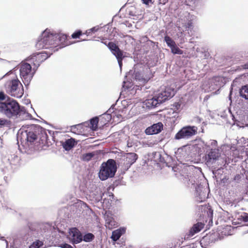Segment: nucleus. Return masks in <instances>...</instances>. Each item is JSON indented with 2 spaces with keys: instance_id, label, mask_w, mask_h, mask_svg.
<instances>
[{
  "instance_id": "20",
  "label": "nucleus",
  "mask_w": 248,
  "mask_h": 248,
  "mask_svg": "<svg viewBox=\"0 0 248 248\" xmlns=\"http://www.w3.org/2000/svg\"><path fill=\"white\" fill-rule=\"evenodd\" d=\"M222 78L220 76L214 77L211 78L209 79V83H213L214 85H211L209 86L207 89H205V91H212L216 89L217 87L221 86V82L222 81Z\"/></svg>"
},
{
  "instance_id": "13",
  "label": "nucleus",
  "mask_w": 248,
  "mask_h": 248,
  "mask_svg": "<svg viewBox=\"0 0 248 248\" xmlns=\"http://www.w3.org/2000/svg\"><path fill=\"white\" fill-rule=\"evenodd\" d=\"M144 68L140 66L138 67V65H135L133 69L131 70L127 74L126 77L131 76L133 79L142 83H146L150 78V76L145 75Z\"/></svg>"
},
{
  "instance_id": "26",
  "label": "nucleus",
  "mask_w": 248,
  "mask_h": 248,
  "mask_svg": "<svg viewBox=\"0 0 248 248\" xmlns=\"http://www.w3.org/2000/svg\"><path fill=\"white\" fill-rule=\"evenodd\" d=\"M75 142L74 139L70 138L62 142V145L65 150L69 151L74 146Z\"/></svg>"
},
{
  "instance_id": "7",
  "label": "nucleus",
  "mask_w": 248,
  "mask_h": 248,
  "mask_svg": "<svg viewBox=\"0 0 248 248\" xmlns=\"http://www.w3.org/2000/svg\"><path fill=\"white\" fill-rule=\"evenodd\" d=\"M20 157L11 151H8L3 155L1 159L0 169L4 173H12L19 164Z\"/></svg>"
},
{
  "instance_id": "56",
  "label": "nucleus",
  "mask_w": 248,
  "mask_h": 248,
  "mask_svg": "<svg viewBox=\"0 0 248 248\" xmlns=\"http://www.w3.org/2000/svg\"><path fill=\"white\" fill-rule=\"evenodd\" d=\"M187 24H188V27L189 28L191 26L192 23L191 22H188Z\"/></svg>"
},
{
  "instance_id": "50",
  "label": "nucleus",
  "mask_w": 248,
  "mask_h": 248,
  "mask_svg": "<svg viewBox=\"0 0 248 248\" xmlns=\"http://www.w3.org/2000/svg\"><path fill=\"white\" fill-rule=\"evenodd\" d=\"M195 121L197 123H201L202 121V119L199 117H196L195 118Z\"/></svg>"
},
{
  "instance_id": "12",
  "label": "nucleus",
  "mask_w": 248,
  "mask_h": 248,
  "mask_svg": "<svg viewBox=\"0 0 248 248\" xmlns=\"http://www.w3.org/2000/svg\"><path fill=\"white\" fill-rule=\"evenodd\" d=\"M52 51H42L41 52L33 53L32 55L27 58L25 60L30 62L38 69L41 63L49 57L52 54Z\"/></svg>"
},
{
  "instance_id": "40",
  "label": "nucleus",
  "mask_w": 248,
  "mask_h": 248,
  "mask_svg": "<svg viewBox=\"0 0 248 248\" xmlns=\"http://www.w3.org/2000/svg\"><path fill=\"white\" fill-rule=\"evenodd\" d=\"M82 31L80 30H78L74 32L71 35L72 38L73 39L79 38L80 36L82 35Z\"/></svg>"
},
{
  "instance_id": "6",
  "label": "nucleus",
  "mask_w": 248,
  "mask_h": 248,
  "mask_svg": "<svg viewBox=\"0 0 248 248\" xmlns=\"http://www.w3.org/2000/svg\"><path fill=\"white\" fill-rule=\"evenodd\" d=\"M175 92L174 89L166 87L164 90L158 93L145 100L143 102V104L149 109L155 108L158 105L172 97L175 95Z\"/></svg>"
},
{
  "instance_id": "35",
  "label": "nucleus",
  "mask_w": 248,
  "mask_h": 248,
  "mask_svg": "<svg viewBox=\"0 0 248 248\" xmlns=\"http://www.w3.org/2000/svg\"><path fill=\"white\" fill-rule=\"evenodd\" d=\"M164 41L170 48L176 44L175 42L168 35L164 37Z\"/></svg>"
},
{
  "instance_id": "8",
  "label": "nucleus",
  "mask_w": 248,
  "mask_h": 248,
  "mask_svg": "<svg viewBox=\"0 0 248 248\" xmlns=\"http://www.w3.org/2000/svg\"><path fill=\"white\" fill-rule=\"evenodd\" d=\"M204 151L205 163L209 168L217 169L221 163L226 161L221 157V153L218 148L209 149Z\"/></svg>"
},
{
  "instance_id": "58",
  "label": "nucleus",
  "mask_w": 248,
  "mask_h": 248,
  "mask_svg": "<svg viewBox=\"0 0 248 248\" xmlns=\"http://www.w3.org/2000/svg\"><path fill=\"white\" fill-rule=\"evenodd\" d=\"M8 74H9V73H7L5 74V75L4 76H3L1 78H4L5 76H7V75H8Z\"/></svg>"
},
{
  "instance_id": "59",
  "label": "nucleus",
  "mask_w": 248,
  "mask_h": 248,
  "mask_svg": "<svg viewBox=\"0 0 248 248\" xmlns=\"http://www.w3.org/2000/svg\"><path fill=\"white\" fill-rule=\"evenodd\" d=\"M240 140H241L242 141V140H243V141H244L245 140V138H242Z\"/></svg>"
},
{
  "instance_id": "32",
  "label": "nucleus",
  "mask_w": 248,
  "mask_h": 248,
  "mask_svg": "<svg viewBox=\"0 0 248 248\" xmlns=\"http://www.w3.org/2000/svg\"><path fill=\"white\" fill-rule=\"evenodd\" d=\"M114 107L115 105H112L111 107L107 110V111L103 114L104 117H106V119L108 121H109L111 119L112 116L110 113L113 112Z\"/></svg>"
},
{
  "instance_id": "64",
  "label": "nucleus",
  "mask_w": 248,
  "mask_h": 248,
  "mask_svg": "<svg viewBox=\"0 0 248 248\" xmlns=\"http://www.w3.org/2000/svg\"><path fill=\"white\" fill-rule=\"evenodd\" d=\"M202 132H203V129H202Z\"/></svg>"
},
{
  "instance_id": "11",
  "label": "nucleus",
  "mask_w": 248,
  "mask_h": 248,
  "mask_svg": "<svg viewBox=\"0 0 248 248\" xmlns=\"http://www.w3.org/2000/svg\"><path fill=\"white\" fill-rule=\"evenodd\" d=\"M6 90L11 96L20 98L24 93V89L20 81L17 79H13L6 84Z\"/></svg>"
},
{
  "instance_id": "4",
  "label": "nucleus",
  "mask_w": 248,
  "mask_h": 248,
  "mask_svg": "<svg viewBox=\"0 0 248 248\" xmlns=\"http://www.w3.org/2000/svg\"><path fill=\"white\" fill-rule=\"evenodd\" d=\"M31 236L38 239L33 242L29 248H40L44 242L48 240L51 236L52 227L48 223L32 222L29 224Z\"/></svg>"
},
{
  "instance_id": "29",
  "label": "nucleus",
  "mask_w": 248,
  "mask_h": 248,
  "mask_svg": "<svg viewBox=\"0 0 248 248\" xmlns=\"http://www.w3.org/2000/svg\"><path fill=\"white\" fill-rule=\"evenodd\" d=\"M105 220L106 223L109 228H112L116 225V222L114 220V218L109 215H107L105 217Z\"/></svg>"
},
{
  "instance_id": "57",
  "label": "nucleus",
  "mask_w": 248,
  "mask_h": 248,
  "mask_svg": "<svg viewBox=\"0 0 248 248\" xmlns=\"http://www.w3.org/2000/svg\"><path fill=\"white\" fill-rule=\"evenodd\" d=\"M77 125H73L72 126V129L73 130L74 128H75Z\"/></svg>"
},
{
  "instance_id": "49",
  "label": "nucleus",
  "mask_w": 248,
  "mask_h": 248,
  "mask_svg": "<svg viewBox=\"0 0 248 248\" xmlns=\"http://www.w3.org/2000/svg\"><path fill=\"white\" fill-rule=\"evenodd\" d=\"M241 67L244 69H248V62H247L243 65H242Z\"/></svg>"
},
{
  "instance_id": "14",
  "label": "nucleus",
  "mask_w": 248,
  "mask_h": 248,
  "mask_svg": "<svg viewBox=\"0 0 248 248\" xmlns=\"http://www.w3.org/2000/svg\"><path fill=\"white\" fill-rule=\"evenodd\" d=\"M101 42L107 46L111 53L116 57L119 66L121 69L123 65V60L125 57L123 51L113 42H109L108 43V41L105 39H102Z\"/></svg>"
},
{
  "instance_id": "52",
  "label": "nucleus",
  "mask_w": 248,
  "mask_h": 248,
  "mask_svg": "<svg viewBox=\"0 0 248 248\" xmlns=\"http://www.w3.org/2000/svg\"><path fill=\"white\" fill-rule=\"evenodd\" d=\"M96 200L97 201V202H102V196L101 195H100L99 197H97Z\"/></svg>"
},
{
  "instance_id": "53",
  "label": "nucleus",
  "mask_w": 248,
  "mask_h": 248,
  "mask_svg": "<svg viewBox=\"0 0 248 248\" xmlns=\"http://www.w3.org/2000/svg\"><path fill=\"white\" fill-rule=\"evenodd\" d=\"M232 94V91L231 90L230 92V94L229 95V99L231 101V103L232 102V97H231Z\"/></svg>"
},
{
  "instance_id": "18",
  "label": "nucleus",
  "mask_w": 248,
  "mask_h": 248,
  "mask_svg": "<svg viewBox=\"0 0 248 248\" xmlns=\"http://www.w3.org/2000/svg\"><path fill=\"white\" fill-rule=\"evenodd\" d=\"M163 125L162 123L158 122L147 127L145 130V133L148 135L156 134L160 133L163 130Z\"/></svg>"
},
{
  "instance_id": "28",
  "label": "nucleus",
  "mask_w": 248,
  "mask_h": 248,
  "mask_svg": "<svg viewBox=\"0 0 248 248\" xmlns=\"http://www.w3.org/2000/svg\"><path fill=\"white\" fill-rule=\"evenodd\" d=\"M217 146V141L216 140H211L206 143H204L203 148L204 150L209 149H214Z\"/></svg>"
},
{
  "instance_id": "21",
  "label": "nucleus",
  "mask_w": 248,
  "mask_h": 248,
  "mask_svg": "<svg viewBox=\"0 0 248 248\" xmlns=\"http://www.w3.org/2000/svg\"><path fill=\"white\" fill-rule=\"evenodd\" d=\"M199 210H201L202 216L207 217L212 222L213 210L209 205H201Z\"/></svg>"
},
{
  "instance_id": "24",
  "label": "nucleus",
  "mask_w": 248,
  "mask_h": 248,
  "mask_svg": "<svg viewBox=\"0 0 248 248\" xmlns=\"http://www.w3.org/2000/svg\"><path fill=\"white\" fill-rule=\"evenodd\" d=\"M226 163V161L224 163H221L220 165L218 166L217 169L210 168L212 170L213 177H215L216 179H221V176L223 172V166H225Z\"/></svg>"
},
{
  "instance_id": "63",
  "label": "nucleus",
  "mask_w": 248,
  "mask_h": 248,
  "mask_svg": "<svg viewBox=\"0 0 248 248\" xmlns=\"http://www.w3.org/2000/svg\"><path fill=\"white\" fill-rule=\"evenodd\" d=\"M86 40H87V39H82V41H86Z\"/></svg>"
},
{
  "instance_id": "1",
  "label": "nucleus",
  "mask_w": 248,
  "mask_h": 248,
  "mask_svg": "<svg viewBox=\"0 0 248 248\" xmlns=\"http://www.w3.org/2000/svg\"><path fill=\"white\" fill-rule=\"evenodd\" d=\"M47 137L46 130L39 125L22 126L17 134L18 143L20 141L18 149L22 153L32 154L34 151V142L39 138V143L45 144Z\"/></svg>"
},
{
  "instance_id": "37",
  "label": "nucleus",
  "mask_w": 248,
  "mask_h": 248,
  "mask_svg": "<svg viewBox=\"0 0 248 248\" xmlns=\"http://www.w3.org/2000/svg\"><path fill=\"white\" fill-rule=\"evenodd\" d=\"M171 52L174 54L181 55L183 53V50L180 49L175 44L172 47L170 48Z\"/></svg>"
},
{
  "instance_id": "5",
  "label": "nucleus",
  "mask_w": 248,
  "mask_h": 248,
  "mask_svg": "<svg viewBox=\"0 0 248 248\" xmlns=\"http://www.w3.org/2000/svg\"><path fill=\"white\" fill-rule=\"evenodd\" d=\"M183 171L182 172L176 173L175 175L178 179L183 181L184 183L187 184L188 187L195 189L194 195L195 200L197 202H204L208 197L209 192V189L201 184H199L196 183L193 177L189 176L187 174V173L183 174Z\"/></svg>"
},
{
  "instance_id": "51",
  "label": "nucleus",
  "mask_w": 248,
  "mask_h": 248,
  "mask_svg": "<svg viewBox=\"0 0 248 248\" xmlns=\"http://www.w3.org/2000/svg\"><path fill=\"white\" fill-rule=\"evenodd\" d=\"M205 83L206 84V85L207 86H208V87H207L206 88H205V89L208 88L210 85H214L213 83H209V79L208 80L207 83L205 82Z\"/></svg>"
},
{
  "instance_id": "55",
  "label": "nucleus",
  "mask_w": 248,
  "mask_h": 248,
  "mask_svg": "<svg viewBox=\"0 0 248 248\" xmlns=\"http://www.w3.org/2000/svg\"><path fill=\"white\" fill-rule=\"evenodd\" d=\"M91 32H92L88 30L86 31V32L84 34H85L87 35H89Z\"/></svg>"
},
{
  "instance_id": "9",
  "label": "nucleus",
  "mask_w": 248,
  "mask_h": 248,
  "mask_svg": "<svg viewBox=\"0 0 248 248\" xmlns=\"http://www.w3.org/2000/svg\"><path fill=\"white\" fill-rule=\"evenodd\" d=\"M117 167L115 160L109 159L106 162H103L98 172V177L101 181H105L113 178L117 171Z\"/></svg>"
},
{
  "instance_id": "48",
  "label": "nucleus",
  "mask_w": 248,
  "mask_h": 248,
  "mask_svg": "<svg viewBox=\"0 0 248 248\" xmlns=\"http://www.w3.org/2000/svg\"><path fill=\"white\" fill-rule=\"evenodd\" d=\"M126 11L129 15L131 16H135V14H133V12H132V11H131L129 9H127Z\"/></svg>"
},
{
  "instance_id": "42",
  "label": "nucleus",
  "mask_w": 248,
  "mask_h": 248,
  "mask_svg": "<svg viewBox=\"0 0 248 248\" xmlns=\"http://www.w3.org/2000/svg\"><path fill=\"white\" fill-rule=\"evenodd\" d=\"M60 247L62 248H73L70 245L66 243L61 244Z\"/></svg>"
},
{
  "instance_id": "47",
  "label": "nucleus",
  "mask_w": 248,
  "mask_h": 248,
  "mask_svg": "<svg viewBox=\"0 0 248 248\" xmlns=\"http://www.w3.org/2000/svg\"><path fill=\"white\" fill-rule=\"evenodd\" d=\"M5 98V96L3 92H0V100H3Z\"/></svg>"
},
{
  "instance_id": "36",
  "label": "nucleus",
  "mask_w": 248,
  "mask_h": 248,
  "mask_svg": "<svg viewBox=\"0 0 248 248\" xmlns=\"http://www.w3.org/2000/svg\"><path fill=\"white\" fill-rule=\"evenodd\" d=\"M98 118L96 117H93L90 120V124L91 125L92 130H96L97 127V124L98 123Z\"/></svg>"
},
{
  "instance_id": "54",
  "label": "nucleus",
  "mask_w": 248,
  "mask_h": 248,
  "mask_svg": "<svg viewBox=\"0 0 248 248\" xmlns=\"http://www.w3.org/2000/svg\"><path fill=\"white\" fill-rule=\"evenodd\" d=\"M0 239L2 240H4L6 243V245H7V247L8 246V241L5 240L3 237H0Z\"/></svg>"
},
{
  "instance_id": "45",
  "label": "nucleus",
  "mask_w": 248,
  "mask_h": 248,
  "mask_svg": "<svg viewBox=\"0 0 248 248\" xmlns=\"http://www.w3.org/2000/svg\"><path fill=\"white\" fill-rule=\"evenodd\" d=\"M142 2L145 5H149L150 3H153L152 0H141Z\"/></svg>"
},
{
  "instance_id": "33",
  "label": "nucleus",
  "mask_w": 248,
  "mask_h": 248,
  "mask_svg": "<svg viewBox=\"0 0 248 248\" xmlns=\"http://www.w3.org/2000/svg\"><path fill=\"white\" fill-rule=\"evenodd\" d=\"M114 107L115 105H112L111 107L107 110V111L103 114L104 117H106V119L108 121H109L111 119L112 116L110 113L113 112Z\"/></svg>"
},
{
  "instance_id": "39",
  "label": "nucleus",
  "mask_w": 248,
  "mask_h": 248,
  "mask_svg": "<svg viewBox=\"0 0 248 248\" xmlns=\"http://www.w3.org/2000/svg\"><path fill=\"white\" fill-rule=\"evenodd\" d=\"M9 205V207L7 205H3V207L7 212L11 213L12 214L15 213L16 212V210L14 209V206L13 205Z\"/></svg>"
},
{
  "instance_id": "25",
  "label": "nucleus",
  "mask_w": 248,
  "mask_h": 248,
  "mask_svg": "<svg viewBox=\"0 0 248 248\" xmlns=\"http://www.w3.org/2000/svg\"><path fill=\"white\" fill-rule=\"evenodd\" d=\"M125 232V229L124 228H120L112 232L111 238L113 241L116 242Z\"/></svg>"
},
{
  "instance_id": "38",
  "label": "nucleus",
  "mask_w": 248,
  "mask_h": 248,
  "mask_svg": "<svg viewBox=\"0 0 248 248\" xmlns=\"http://www.w3.org/2000/svg\"><path fill=\"white\" fill-rule=\"evenodd\" d=\"M10 122L8 120L0 118V128L5 126L8 127L10 125Z\"/></svg>"
},
{
  "instance_id": "17",
  "label": "nucleus",
  "mask_w": 248,
  "mask_h": 248,
  "mask_svg": "<svg viewBox=\"0 0 248 248\" xmlns=\"http://www.w3.org/2000/svg\"><path fill=\"white\" fill-rule=\"evenodd\" d=\"M204 224L202 222H197L194 224L190 228L189 232L186 233L184 237L185 240H187L194 236L196 233L200 232L204 227Z\"/></svg>"
},
{
  "instance_id": "31",
  "label": "nucleus",
  "mask_w": 248,
  "mask_h": 248,
  "mask_svg": "<svg viewBox=\"0 0 248 248\" xmlns=\"http://www.w3.org/2000/svg\"><path fill=\"white\" fill-rule=\"evenodd\" d=\"M94 239V235L91 233H86L82 237V241H84L85 242H92Z\"/></svg>"
},
{
  "instance_id": "61",
  "label": "nucleus",
  "mask_w": 248,
  "mask_h": 248,
  "mask_svg": "<svg viewBox=\"0 0 248 248\" xmlns=\"http://www.w3.org/2000/svg\"><path fill=\"white\" fill-rule=\"evenodd\" d=\"M146 71L147 72H149L150 70H149V69H146Z\"/></svg>"
},
{
  "instance_id": "60",
  "label": "nucleus",
  "mask_w": 248,
  "mask_h": 248,
  "mask_svg": "<svg viewBox=\"0 0 248 248\" xmlns=\"http://www.w3.org/2000/svg\"><path fill=\"white\" fill-rule=\"evenodd\" d=\"M4 60L0 58V61H4Z\"/></svg>"
},
{
  "instance_id": "19",
  "label": "nucleus",
  "mask_w": 248,
  "mask_h": 248,
  "mask_svg": "<svg viewBox=\"0 0 248 248\" xmlns=\"http://www.w3.org/2000/svg\"><path fill=\"white\" fill-rule=\"evenodd\" d=\"M138 155L134 153H128L124 156V165L128 169L137 160Z\"/></svg>"
},
{
  "instance_id": "10",
  "label": "nucleus",
  "mask_w": 248,
  "mask_h": 248,
  "mask_svg": "<svg viewBox=\"0 0 248 248\" xmlns=\"http://www.w3.org/2000/svg\"><path fill=\"white\" fill-rule=\"evenodd\" d=\"M26 60L21 62L19 65L20 77L25 87L30 84L37 68L35 66L32 68L31 63L26 62Z\"/></svg>"
},
{
  "instance_id": "34",
  "label": "nucleus",
  "mask_w": 248,
  "mask_h": 248,
  "mask_svg": "<svg viewBox=\"0 0 248 248\" xmlns=\"http://www.w3.org/2000/svg\"><path fill=\"white\" fill-rule=\"evenodd\" d=\"M95 155L94 152H90L84 154L82 155V159L85 161H89L91 160L93 157Z\"/></svg>"
},
{
  "instance_id": "27",
  "label": "nucleus",
  "mask_w": 248,
  "mask_h": 248,
  "mask_svg": "<svg viewBox=\"0 0 248 248\" xmlns=\"http://www.w3.org/2000/svg\"><path fill=\"white\" fill-rule=\"evenodd\" d=\"M229 112L230 114V116L232 118V120L233 121V124H236L237 126L240 127H244L245 126H248V123H246L245 121H240L238 119H236L235 116L232 113L230 109H229Z\"/></svg>"
},
{
  "instance_id": "3",
  "label": "nucleus",
  "mask_w": 248,
  "mask_h": 248,
  "mask_svg": "<svg viewBox=\"0 0 248 248\" xmlns=\"http://www.w3.org/2000/svg\"><path fill=\"white\" fill-rule=\"evenodd\" d=\"M0 113L8 118L19 120L29 119L31 117V115L27 111L25 107L20 106L14 99L0 102Z\"/></svg>"
},
{
  "instance_id": "16",
  "label": "nucleus",
  "mask_w": 248,
  "mask_h": 248,
  "mask_svg": "<svg viewBox=\"0 0 248 248\" xmlns=\"http://www.w3.org/2000/svg\"><path fill=\"white\" fill-rule=\"evenodd\" d=\"M70 241L73 244H77L82 242V234L81 232L76 228H72L69 229Z\"/></svg>"
},
{
  "instance_id": "23",
  "label": "nucleus",
  "mask_w": 248,
  "mask_h": 248,
  "mask_svg": "<svg viewBox=\"0 0 248 248\" xmlns=\"http://www.w3.org/2000/svg\"><path fill=\"white\" fill-rule=\"evenodd\" d=\"M234 220H236L234 222L237 224H240L242 222H248V213L241 212L236 214Z\"/></svg>"
},
{
  "instance_id": "62",
  "label": "nucleus",
  "mask_w": 248,
  "mask_h": 248,
  "mask_svg": "<svg viewBox=\"0 0 248 248\" xmlns=\"http://www.w3.org/2000/svg\"><path fill=\"white\" fill-rule=\"evenodd\" d=\"M109 196H112L113 198L114 197V195H113V194H112L111 195H109Z\"/></svg>"
},
{
  "instance_id": "30",
  "label": "nucleus",
  "mask_w": 248,
  "mask_h": 248,
  "mask_svg": "<svg viewBox=\"0 0 248 248\" xmlns=\"http://www.w3.org/2000/svg\"><path fill=\"white\" fill-rule=\"evenodd\" d=\"M239 94L242 98L248 100V84L243 86L240 89Z\"/></svg>"
},
{
  "instance_id": "41",
  "label": "nucleus",
  "mask_w": 248,
  "mask_h": 248,
  "mask_svg": "<svg viewBox=\"0 0 248 248\" xmlns=\"http://www.w3.org/2000/svg\"><path fill=\"white\" fill-rule=\"evenodd\" d=\"M173 106L174 109H175L176 110H178L181 108V104L179 102H177V103H174L173 104Z\"/></svg>"
},
{
  "instance_id": "2",
  "label": "nucleus",
  "mask_w": 248,
  "mask_h": 248,
  "mask_svg": "<svg viewBox=\"0 0 248 248\" xmlns=\"http://www.w3.org/2000/svg\"><path fill=\"white\" fill-rule=\"evenodd\" d=\"M70 44L66 34L47 28L42 32L35 46L38 49H48L54 52Z\"/></svg>"
},
{
  "instance_id": "22",
  "label": "nucleus",
  "mask_w": 248,
  "mask_h": 248,
  "mask_svg": "<svg viewBox=\"0 0 248 248\" xmlns=\"http://www.w3.org/2000/svg\"><path fill=\"white\" fill-rule=\"evenodd\" d=\"M86 206L87 204L85 202L81 200H78L71 206V210L75 213H79Z\"/></svg>"
},
{
  "instance_id": "46",
  "label": "nucleus",
  "mask_w": 248,
  "mask_h": 248,
  "mask_svg": "<svg viewBox=\"0 0 248 248\" xmlns=\"http://www.w3.org/2000/svg\"><path fill=\"white\" fill-rule=\"evenodd\" d=\"M127 82L125 81H123V87L124 88H125V89H128L131 86L130 85H127ZM131 83H129V84H130Z\"/></svg>"
},
{
  "instance_id": "44",
  "label": "nucleus",
  "mask_w": 248,
  "mask_h": 248,
  "mask_svg": "<svg viewBox=\"0 0 248 248\" xmlns=\"http://www.w3.org/2000/svg\"><path fill=\"white\" fill-rule=\"evenodd\" d=\"M147 41L151 42L150 40H149L148 38L146 36H142L140 38V42H145Z\"/></svg>"
},
{
  "instance_id": "15",
  "label": "nucleus",
  "mask_w": 248,
  "mask_h": 248,
  "mask_svg": "<svg viewBox=\"0 0 248 248\" xmlns=\"http://www.w3.org/2000/svg\"><path fill=\"white\" fill-rule=\"evenodd\" d=\"M198 128L195 126L187 125L183 127L175 135L174 139H188L195 135L197 133Z\"/></svg>"
},
{
  "instance_id": "43",
  "label": "nucleus",
  "mask_w": 248,
  "mask_h": 248,
  "mask_svg": "<svg viewBox=\"0 0 248 248\" xmlns=\"http://www.w3.org/2000/svg\"><path fill=\"white\" fill-rule=\"evenodd\" d=\"M99 29V27L98 26H95L90 29L89 30L90 31L95 32L98 31Z\"/></svg>"
}]
</instances>
